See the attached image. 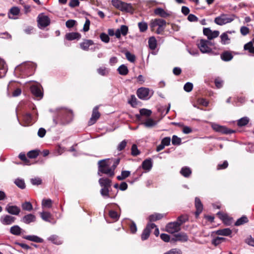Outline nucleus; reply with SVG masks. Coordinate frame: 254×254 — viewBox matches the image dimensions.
<instances>
[{
	"label": "nucleus",
	"instance_id": "nucleus-49",
	"mask_svg": "<svg viewBox=\"0 0 254 254\" xmlns=\"http://www.w3.org/2000/svg\"><path fill=\"white\" fill-rule=\"evenodd\" d=\"M126 58L127 60L131 63H133L135 60V57L134 55L131 54L129 52H127L125 53Z\"/></svg>",
	"mask_w": 254,
	"mask_h": 254
},
{
	"label": "nucleus",
	"instance_id": "nucleus-61",
	"mask_svg": "<svg viewBox=\"0 0 254 254\" xmlns=\"http://www.w3.org/2000/svg\"><path fill=\"white\" fill-rule=\"evenodd\" d=\"M76 22V21L74 20H68L66 22L65 25L67 28H70L73 27L75 25Z\"/></svg>",
	"mask_w": 254,
	"mask_h": 254
},
{
	"label": "nucleus",
	"instance_id": "nucleus-12",
	"mask_svg": "<svg viewBox=\"0 0 254 254\" xmlns=\"http://www.w3.org/2000/svg\"><path fill=\"white\" fill-rule=\"evenodd\" d=\"M211 127L215 131L223 133L228 134L234 132L233 130L228 129L225 127L221 126L216 124H212Z\"/></svg>",
	"mask_w": 254,
	"mask_h": 254
},
{
	"label": "nucleus",
	"instance_id": "nucleus-31",
	"mask_svg": "<svg viewBox=\"0 0 254 254\" xmlns=\"http://www.w3.org/2000/svg\"><path fill=\"white\" fill-rule=\"evenodd\" d=\"M142 168L146 171L151 170L152 167V163L150 159H146L144 160L142 164Z\"/></svg>",
	"mask_w": 254,
	"mask_h": 254
},
{
	"label": "nucleus",
	"instance_id": "nucleus-30",
	"mask_svg": "<svg viewBox=\"0 0 254 254\" xmlns=\"http://www.w3.org/2000/svg\"><path fill=\"white\" fill-rule=\"evenodd\" d=\"M23 238L29 241L36 243H42L43 241V240L42 238H40L39 237L35 235L25 236Z\"/></svg>",
	"mask_w": 254,
	"mask_h": 254
},
{
	"label": "nucleus",
	"instance_id": "nucleus-32",
	"mask_svg": "<svg viewBox=\"0 0 254 254\" xmlns=\"http://www.w3.org/2000/svg\"><path fill=\"white\" fill-rule=\"evenodd\" d=\"M100 186L103 188H108L111 186V181L107 178H101L99 180Z\"/></svg>",
	"mask_w": 254,
	"mask_h": 254
},
{
	"label": "nucleus",
	"instance_id": "nucleus-11",
	"mask_svg": "<svg viewBox=\"0 0 254 254\" xmlns=\"http://www.w3.org/2000/svg\"><path fill=\"white\" fill-rule=\"evenodd\" d=\"M32 93L37 97L42 98L43 93L41 91V86L37 83H34L30 87Z\"/></svg>",
	"mask_w": 254,
	"mask_h": 254
},
{
	"label": "nucleus",
	"instance_id": "nucleus-36",
	"mask_svg": "<svg viewBox=\"0 0 254 254\" xmlns=\"http://www.w3.org/2000/svg\"><path fill=\"white\" fill-rule=\"evenodd\" d=\"M164 217V215L160 213H154L150 215L148 217V219L150 222L155 221L162 219Z\"/></svg>",
	"mask_w": 254,
	"mask_h": 254
},
{
	"label": "nucleus",
	"instance_id": "nucleus-62",
	"mask_svg": "<svg viewBox=\"0 0 254 254\" xmlns=\"http://www.w3.org/2000/svg\"><path fill=\"white\" fill-rule=\"evenodd\" d=\"M50 240L55 244L60 245L62 244V241L57 236H52L50 238Z\"/></svg>",
	"mask_w": 254,
	"mask_h": 254
},
{
	"label": "nucleus",
	"instance_id": "nucleus-53",
	"mask_svg": "<svg viewBox=\"0 0 254 254\" xmlns=\"http://www.w3.org/2000/svg\"><path fill=\"white\" fill-rule=\"evenodd\" d=\"M193 88V84L190 82H187L184 86V89L187 92H190Z\"/></svg>",
	"mask_w": 254,
	"mask_h": 254
},
{
	"label": "nucleus",
	"instance_id": "nucleus-34",
	"mask_svg": "<svg viewBox=\"0 0 254 254\" xmlns=\"http://www.w3.org/2000/svg\"><path fill=\"white\" fill-rule=\"evenodd\" d=\"M232 54L229 52H225L221 55V58L223 61H229L233 59Z\"/></svg>",
	"mask_w": 254,
	"mask_h": 254
},
{
	"label": "nucleus",
	"instance_id": "nucleus-4",
	"mask_svg": "<svg viewBox=\"0 0 254 254\" xmlns=\"http://www.w3.org/2000/svg\"><path fill=\"white\" fill-rule=\"evenodd\" d=\"M234 17L233 15L229 16L222 14L215 18L214 22L217 25H223L232 22L234 19Z\"/></svg>",
	"mask_w": 254,
	"mask_h": 254
},
{
	"label": "nucleus",
	"instance_id": "nucleus-45",
	"mask_svg": "<svg viewBox=\"0 0 254 254\" xmlns=\"http://www.w3.org/2000/svg\"><path fill=\"white\" fill-rule=\"evenodd\" d=\"M248 222V218L246 216H242L238 219L235 222L236 226H240Z\"/></svg>",
	"mask_w": 254,
	"mask_h": 254
},
{
	"label": "nucleus",
	"instance_id": "nucleus-42",
	"mask_svg": "<svg viewBox=\"0 0 254 254\" xmlns=\"http://www.w3.org/2000/svg\"><path fill=\"white\" fill-rule=\"evenodd\" d=\"M249 122V119L248 117H243L238 121V125L239 127H243L247 125Z\"/></svg>",
	"mask_w": 254,
	"mask_h": 254
},
{
	"label": "nucleus",
	"instance_id": "nucleus-2",
	"mask_svg": "<svg viewBox=\"0 0 254 254\" xmlns=\"http://www.w3.org/2000/svg\"><path fill=\"white\" fill-rule=\"evenodd\" d=\"M166 25V22L164 19L161 18H156L151 20L150 23V27L151 31H155L156 27H158L156 32L160 34L163 31Z\"/></svg>",
	"mask_w": 254,
	"mask_h": 254
},
{
	"label": "nucleus",
	"instance_id": "nucleus-43",
	"mask_svg": "<svg viewBox=\"0 0 254 254\" xmlns=\"http://www.w3.org/2000/svg\"><path fill=\"white\" fill-rule=\"evenodd\" d=\"M97 72L101 75L106 76L109 73V70L105 67H100L97 69Z\"/></svg>",
	"mask_w": 254,
	"mask_h": 254
},
{
	"label": "nucleus",
	"instance_id": "nucleus-35",
	"mask_svg": "<svg viewBox=\"0 0 254 254\" xmlns=\"http://www.w3.org/2000/svg\"><path fill=\"white\" fill-rule=\"evenodd\" d=\"M217 215L218 216L219 218H220L223 221L224 223L226 224H228L230 223V219L226 214L219 212L217 213Z\"/></svg>",
	"mask_w": 254,
	"mask_h": 254
},
{
	"label": "nucleus",
	"instance_id": "nucleus-50",
	"mask_svg": "<svg viewBox=\"0 0 254 254\" xmlns=\"http://www.w3.org/2000/svg\"><path fill=\"white\" fill-rule=\"evenodd\" d=\"M225 240V238L222 237H217L213 239L212 243L215 246H217Z\"/></svg>",
	"mask_w": 254,
	"mask_h": 254
},
{
	"label": "nucleus",
	"instance_id": "nucleus-18",
	"mask_svg": "<svg viewBox=\"0 0 254 254\" xmlns=\"http://www.w3.org/2000/svg\"><path fill=\"white\" fill-rule=\"evenodd\" d=\"M7 68L5 61L0 58V78L5 76Z\"/></svg>",
	"mask_w": 254,
	"mask_h": 254
},
{
	"label": "nucleus",
	"instance_id": "nucleus-59",
	"mask_svg": "<svg viewBox=\"0 0 254 254\" xmlns=\"http://www.w3.org/2000/svg\"><path fill=\"white\" fill-rule=\"evenodd\" d=\"M139 153L140 152L137 149V146L135 144H133L131 147V154L133 156H137Z\"/></svg>",
	"mask_w": 254,
	"mask_h": 254
},
{
	"label": "nucleus",
	"instance_id": "nucleus-8",
	"mask_svg": "<svg viewBox=\"0 0 254 254\" xmlns=\"http://www.w3.org/2000/svg\"><path fill=\"white\" fill-rule=\"evenodd\" d=\"M15 217L9 215H3L0 218V223L4 225H9L15 222Z\"/></svg>",
	"mask_w": 254,
	"mask_h": 254
},
{
	"label": "nucleus",
	"instance_id": "nucleus-14",
	"mask_svg": "<svg viewBox=\"0 0 254 254\" xmlns=\"http://www.w3.org/2000/svg\"><path fill=\"white\" fill-rule=\"evenodd\" d=\"M154 13L155 15H158L163 18H167L170 16L171 12L166 10L162 8L158 7L154 9Z\"/></svg>",
	"mask_w": 254,
	"mask_h": 254
},
{
	"label": "nucleus",
	"instance_id": "nucleus-41",
	"mask_svg": "<svg viewBox=\"0 0 254 254\" xmlns=\"http://www.w3.org/2000/svg\"><path fill=\"white\" fill-rule=\"evenodd\" d=\"M180 173L185 177H188L191 174V171L190 168L185 167L182 168Z\"/></svg>",
	"mask_w": 254,
	"mask_h": 254
},
{
	"label": "nucleus",
	"instance_id": "nucleus-51",
	"mask_svg": "<svg viewBox=\"0 0 254 254\" xmlns=\"http://www.w3.org/2000/svg\"><path fill=\"white\" fill-rule=\"evenodd\" d=\"M38 155L39 152L37 150H31L27 153V156L30 158H35Z\"/></svg>",
	"mask_w": 254,
	"mask_h": 254
},
{
	"label": "nucleus",
	"instance_id": "nucleus-10",
	"mask_svg": "<svg viewBox=\"0 0 254 254\" xmlns=\"http://www.w3.org/2000/svg\"><path fill=\"white\" fill-rule=\"evenodd\" d=\"M166 230L168 233L173 234L178 232L180 230V226L176 222H171L167 224Z\"/></svg>",
	"mask_w": 254,
	"mask_h": 254
},
{
	"label": "nucleus",
	"instance_id": "nucleus-47",
	"mask_svg": "<svg viewBox=\"0 0 254 254\" xmlns=\"http://www.w3.org/2000/svg\"><path fill=\"white\" fill-rule=\"evenodd\" d=\"M130 172L128 171H123L122 172L121 175L117 177L119 180H123L128 177L130 175Z\"/></svg>",
	"mask_w": 254,
	"mask_h": 254
},
{
	"label": "nucleus",
	"instance_id": "nucleus-63",
	"mask_svg": "<svg viewBox=\"0 0 254 254\" xmlns=\"http://www.w3.org/2000/svg\"><path fill=\"white\" fill-rule=\"evenodd\" d=\"M42 181L39 178H35L31 179V183L33 185H39L41 184Z\"/></svg>",
	"mask_w": 254,
	"mask_h": 254
},
{
	"label": "nucleus",
	"instance_id": "nucleus-26",
	"mask_svg": "<svg viewBox=\"0 0 254 254\" xmlns=\"http://www.w3.org/2000/svg\"><path fill=\"white\" fill-rule=\"evenodd\" d=\"M139 112L140 114L136 115V117L138 120H140L141 116L148 117H149L152 113V111L151 110L144 108L140 109Z\"/></svg>",
	"mask_w": 254,
	"mask_h": 254
},
{
	"label": "nucleus",
	"instance_id": "nucleus-15",
	"mask_svg": "<svg viewBox=\"0 0 254 254\" xmlns=\"http://www.w3.org/2000/svg\"><path fill=\"white\" fill-rule=\"evenodd\" d=\"M98 107L96 106L93 110L92 115V116L89 121V125H92L94 124L98 119L100 117V113L98 111Z\"/></svg>",
	"mask_w": 254,
	"mask_h": 254
},
{
	"label": "nucleus",
	"instance_id": "nucleus-23",
	"mask_svg": "<svg viewBox=\"0 0 254 254\" xmlns=\"http://www.w3.org/2000/svg\"><path fill=\"white\" fill-rule=\"evenodd\" d=\"M232 230L229 228L219 229L215 231L216 234L224 236H229L232 234Z\"/></svg>",
	"mask_w": 254,
	"mask_h": 254
},
{
	"label": "nucleus",
	"instance_id": "nucleus-6",
	"mask_svg": "<svg viewBox=\"0 0 254 254\" xmlns=\"http://www.w3.org/2000/svg\"><path fill=\"white\" fill-rule=\"evenodd\" d=\"M137 95L139 98L142 100H147L151 96L149 89L144 87L140 88L137 90Z\"/></svg>",
	"mask_w": 254,
	"mask_h": 254
},
{
	"label": "nucleus",
	"instance_id": "nucleus-22",
	"mask_svg": "<svg viewBox=\"0 0 254 254\" xmlns=\"http://www.w3.org/2000/svg\"><path fill=\"white\" fill-rule=\"evenodd\" d=\"M40 214L41 218L43 220H44L46 222H51L53 216L50 212L43 211L40 212Z\"/></svg>",
	"mask_w": 254,
	"mask_h": 254
},
{
	"label": "nucleus",
	"instance_id": "nucleus-19",
	"mask_svg": "<svg viewBox=\"0 0 254 254\" xmlns=\"http://www.w3.org/2000/svg\"><path fill=\"white\" fill-rule=\"evenodd\" d=\"M120 10L122 11L132 13L133 11V8L132 7V5L130 3H127L123 2Z\"/></svg>",
	"mask_w": 254,
	"mask_h": 254
},
{
	"label": "nucleus",
	"instance_id": "nucleus-48",
	"mask_svg": "<svg viewBox=\"0 0 254 254\" xmlns=\"http://www.w3.org/2000/svg\"><path fill=\"white\" fill-rule=\"evenodd\" d=\"M23 120L25 123L24 126H29L32 121V117L30 114H26L23 117Z\"/></svg>",
	"mask_w": 254,
	"mask_h": 254
},
{
	"label": "nucleus",
	"instance_id": "nucleus-64",
	"mask_svg": "<svg viewBox=\"0 0 254 254\" xmlns=\"http://www.w3.org/2000/svg\"><path fill=\"white\" fill-rule=\"evenodd\" d=\"M90 24V21L88 19H86L85 22L84 24L83 30L84 32H87L89 30V26Z\"/></svg>",
	"mask_w": 254,
	"mask_h": 254
},
{
	"label": "nucleus",
	"instance_id": "nucleus-21",
	"mask_svg": "<svg viewBox=\"0 0 254 254\" xmlns=\"http://www.w3.org/2000/svg\"><path fill=\"white\" fill-rule=\"evenodd\" d=\"M195 206L196 209V215H198L203 210V205L200 199L196 197L195 199Z\"/></svg>",
	"mask_w": 254,
	"mask_h": 254
},
{
	"label": "nucleus",
	"instance_id": "nucleus-58",
	"mask_svg": "<svg viewBox=\"0 0 254 254\" xmlns=\"http://www.w3.org/2000/svg\"><path fill=\"white\" fill-rule=\"evenodd\" d=\"M173 145H179L181 142V139L176 135H173L172 140Z\"/></svg>",
	"mask_w": 254,
	"mask_h": 254
},
{
	"label": "nucleus",
	"instance_id": "nucleus-5",
	"mask_svg": "<svg viewBox=\"0 0 254 254\" xmlns=\"http://www.w3.org/2000/svg\"><path fill=\"white\" fill-rule=\"evenodd\" d=\"M37 21L39 27L40 28H43L50 24V19L48 16L43 14H40L38 15Z\"/></svg>",
	"mask_w": 254,
	"mask_h": 254
},
{
	"label": "nucleus",
	"instance_id": "nucleus-39",
	"mask_svg": "<svg viewBox=\"0 0 254 254\" xmlns=\"http://www.w3.org/2000/svg\"><path fill=\"white\" fill-rule=\"evenodd\" d=\"M52 206V201L50 199H44L42 202L43 208H50Z\"/></svg>",
	"mask_w": 254,
	"mask_h": 254
},
{
	"label": "nucleus",
	"instance_id": "nucleus-60",
	"mask_svg": "<svg viewBox=\"0 0 254 254\" xmlns=\"http://www.w3.org/2000/svg\"><path fill=\"white\" fill-rule=\"evenodd\" d=\"M123 36H126L128 32V27L126 25H122L120 29H119Z\"/></svg>",
	"mask_w": 254,
	"mask_h": 254
},
{
	"label": "nucleus",
	"instance_id": "nucleus-7",
	"mask_svg": "<svg viewBox=\"0 0 254 254\" xmlns=\"http://www.w3.org/2000/svg\"><path fill=\"white\" fill-rule=\"evenodd\" d=\"M154 227H156V225L155 224L148 223L147 225L146 228L144 229L141 234V238L142 241L146 240L149 238L151 230L152 229H154Z\"/></svg>",
	"mask_w": 254,
	"mask_h": 254
},
{
	"label": "nucleus",
	"instance_id": "nucleus-20",
	"mask_svg": "<svg viewBox=\"0 0 254 254\" xmlns=\"http://www.w3.org/2000/svg\"><path fill=\"white\" fill-rule=\"evenodd\" d=\"M172 240L185 242L188 240V237L185 233H179L175 235V238Z\"/></svg>",
	"mask_w": 254,
	"mask_h": 254
},
{
	"label": "nucleus",
	"instance_id": "nucleus-16",
	"mask_svg": "<svg viewBox=\"0 0 254 254\" xmlns=\"http://www.w3.org/2000/svg\"><path fill=\"white\" fill-rule=\"evenodd\" d=\"M234 31H227L226 32L223 33L220 35V38H221V43L222 45H227L230 43V39L229 38L228 36V34H231L232 33H234Z\"/></svg>",
	"mask_w": 254,
	"mask_h": 254
},
{
	"label": "nucleus",
	"instance_id": "nucleus-17",
	"mask_svg": "<svg viewBox=\"0 0 254 254\" xmlns=\"http://www.w3.org/2000/svg\"><path fill=\"white\" fill-rule=\"evenodd\" d=\"M36 219V216L32 214H28L24 216L21 221L25 224H28L32 222H35Z\"/></svg>",
	"mask_w": 254,
	"mask_h": 254
},
{
	"label": "nucleus",
	"instance_id": "nucleus-1",
	"mask_svg": "<svg viewBox=\"0 0 254 254\" xmlns=\"http://www.w3.org/2000/svg\"><path fill=\"white\" fill-rule=\"evenodd\" d=\"M112 160L105 159L100 160L98 162V174L100 176V173L105 174L109 176L114 175V170L111 165L112 164Z\"/></svg>",
	"mask_w": 254,
	"mask_h": 254
},
{
	"label": "nucleus",
	"instance_id": "nucleus-52",
	"mask_svg": "<svg viewBox=\"0 0 254 254\" xmlns=\"http://www.w3.org/2000/svg\"><path fill=\"white\" fill-rule=\"evenodd\" d=\"M109 215L111 218L115 221L117 220L119 217L117 212L114 210H110L109 212Z\"/></svg>",
	"mask_w": 254,
	"mask_h": 254
},
{
	"label": "nucleus",
	"instance_id": "nucleus-29",
	"mask_svg": "<svg viewBox=\"0 0 254 254\" xmlns=\"http://www.w3.org/2000/svg\"><path fill=\"white\" fill-rule=\"evenodd\" d=\"M20 12L19 9L17 7H13L10 9V12L8 14V16L10 18L15 19L16 16L19 14Z\"/></svg>",
	"mask_w": 254,
	"mask_h": 254
},
{
	"label": "nucleus",
	"instance_id": "nucleus-13",
	"mask_svg": "<svg viewBox=\"0 0 254 254\" xmlns=\"http://www.w3.org/2000/svg\"><path fill=\"white\" fill-rule=\"evenodd\" d=\"M5 210L11 215H18L20 212V208L16 205L8 204L5 207Z\"/></svg>",
	"mask_w": 254,
	"mask_h": 254
},
{
	"label": "nucleus",
	"instance_id": "nucleus-44",
	"mask_svg": "<svg viewBox=\"0 0 254 254\" xmlns=\"http://www.w3.org/2000/svg\"><path fill=\"white\" fill-rule=\"evenodd\" d=\"M138 26L139 30L141 32H144L146 31L148 28V25L146 22L142 21L138 23Z\"/></svg>",
	"mask_w": 254,
	"mask_h": 254
},
{
	"label": "nucleus",
	"instance_id": "nucleus-38",
	"mask_svg": "<svg viewBox=\"0 0 254 254\" xmlns=\"http://www.w3.org/2000/svg\"><path fill=\"white\" fill-rule=\"evenodd\" d=\"M148 45L150 49L155 50L157 46V41L154 37H151L149 39Z\"/></svg>",
	"mask_w": 254,
	"mask_h": 254
},
{
	"label": "nucleus",
	"instance_id": "nucleus-9",
	"mask_svg": "<svg viewBox=\"0 0 254 254\" xmlns=\"http://www.w3.org/2000/svg\"><path fill=\"white\" fill-rule=\"evenodd\" d=\"M204 35L207 36L208 39L212 40L219 36V32L217 30L212 31L209 28H204L203 30Z\"/></svg>",
	"mask_w": 254,
	"mask_h": 254
},
{
	"label": "nucleus",
	"instance_id": "nucleus-33",
	"mask_svg": "<svg viewBox=\"0 0 254 254\" xmlns=\"http://www.w3.org/2000/svg\"><path fill=\"white\" fill-rule=\"evenodd\" d=\"M21 231V228L18 225H14L10 229V232L14 235H20Z\"/></svg>",
	"mask_w": 254,
	"mask_h": 254
},
{
	"label": "nucleus",
	"instance_id": "nucleus-56",
	"mask_svg": "<svg viewBox=\"0 0 254 254\" xmlns=\"http://www.w3.org/2000/svg\"><path fill=\"white\" fill-rule=\"evenodd\" d=\"M122 3H123V1H120L119 0H112V4H113V5L114 7H115L116 8L119 9V10L121 8Z\"/></svg>",
	"mask_w": 254,
	"mask_h": 254
},
{
	"label": "nucleus",
	"instance_id": "nucleus-40",
	"mask_svg": "<svg viewBox=\"0 0 254 254\" xmlns=\"http://www.w3.org/2000/svg\"><path fill=\"white\" fill-rule=\"evenodd\" d=\"M21 207L23 210L30 211L33 209V206L29 201H25L22 203Z\"/></svg>",
	"mask_w": 254,
	"mask_h": 254
},
{
	"label": "nucleus",
	"instance_id": "nucleus-25",
	"mask_svg": "<svg viewBox=\"0 0 254 254\" xmlns=\"http://www.w3.org/2000/svg\"><path fill=\"white\" fill-rule=\"evenodd\" d=\"M81 37V35L77 32H71L67 33L65 38L67 40L71 41L74 39H79Z\"/></svg>",
	"mask_w": 254,
	"mask_h": 254
},
{
	"label": "nucleus",
	"instance_id": "nucleus-24",
	"mask_svg": "<svg viewBox=\"0 0 254 254\" xmlns=\"http://www.w3.org/2000/svg\"><path fill=\"white\" fill-rule=\"evenodd\" d=\"M254 43L253 42V40L252 41L249 42V43L246 44L244 45V49L245 51H248V52L253 55H254Z\"/></svg>",
	"mask_w": 254,
	"mask_h": 254
},
{
	"label": "nucleus",
	"instance_id": "nucleus-54",
	"mask_svg": "<svg viewBox=\"0 0 254 254\" xmlns=\"http://www.w3.org/2000/svg\"><path fill=\"white\" fill-rule=\"evenodd\" d=\"M188 220V217L187 216H181L179 217L177 219V223L179 224V225L181 226L182 224L185 223Z\"/></svg>",
	"mask_w": 254,
	"mask_h": 254
},
{
	"label": "nucleus",
	"instance_id": "nucleus-55",
	"mask_svg": "<svg viewBox=\"0 0 254 254\" xmlns=\"http://www.w3.org/2000/svg\"><path fill=\"white\" fill-rule=\"evenodd\" d=\"M100 37L101 40L106 43H107L109 42V37L107 34L105 33H101L100 34Z\"/></svg>",
	"mask_w": 254,
	"mask_h": 254
},
{
	"label": "nucleus",
	"instance_id": "nucleus-37",
	"mask_svg": "<svg viewBox=\"0 0 254 254\" xmlns=\"http://www.w3.org/2000/svg\"><path fill=\"white\" fill-rule=\"evenodd\" d=\"M117 70L118 71L119 74L122 75H126L128 72V68L127 66L125 64L120 65L118 67Z\"/></svg>",
	"mask_w": 254,
	"mask_h": 254
},
{
	"label": "nucleus",
	"instance_id": "nucleus-27",
	"mask_svg": "<svg viewBox=\"0 0 254 254\" xmlns=\"http://www.w3.org/2000/svg\"><path fill=\"white\" fill-rule=\"evenodd\" d=\"M158 123V121H155L151 118H148L146 120V121L143 123V124L146 127H153L157 125Z\"/></svg>",
	"mask_w": 254,
	"mask_h": 254
},
{
	"label": "nucleus",
	"instance_id": "nucleus-46",
	"mask_svg": "<svg viewBox=\"0 0 254 254\" xmlns=\"http://www.w3.org/2000/svg\"><path fill=\"white\" fill-rule=\"evenodd\" d=\"M15 185L21 189H23L25 188V184L24 181L22 179H17L14 181Z\"/></svg>",
	"mask_w": 254,
	"mask_h": 254
},
{
	"label": "nucleus",
	"instance_id": "nucleus-3",
	"mask_svg": "<svg viewBox=\"0 0 254 254\" xmlns=\"http://www.w3.org/2000/svg\"><path fill=\"white\" fill-rule=\"evenodd\" d=\"M197 45L202 53H207L211 51L212 43L208 40L200 39L197 41Z\"/></svg>",
	"mask_w": 254,
	"mask_h": 254
},
{
	"label": "nucleus",
	"instance_id": "nucleus-57",
	"mask_svg": "<svg viewBox=\"0 0 254 254\" xmlns=\"http://www.w3.org/2000/svg\"><path fill=\"white\" fill-rule=\"evenodd\" d=\"M128 103L132 107H135L137 105V99L134 95H131L128 100Z\"/></svg>",
	"mask_w": 254,
	"mask_h": 254
},
{
	"label": "nucleus",
	"instance_id": "nucleus-28",
	"mask_svg": "<svg viewBox=\"0 0 254 254\" xmlns=\"http://www.w3.org/2000/svg\"><path fill=\"white\" fill-rule=\"evenodd\" d=\"M93 44V41L91 40H85L83 42L80 43V48L84 50L87 51L89 49V47Z\"/></svg>",
	"mask_w": 254,
	"mask_h": 254
}]
</instances>
